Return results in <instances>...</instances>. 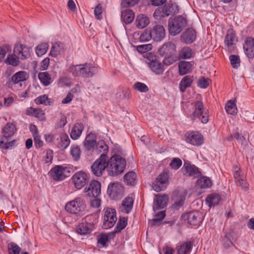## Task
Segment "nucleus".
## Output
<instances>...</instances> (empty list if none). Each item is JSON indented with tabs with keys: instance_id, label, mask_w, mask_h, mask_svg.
<instances>
[{
	"instance_id": "nucleus-43",
	"label": "nucleus",
	"mask_w": 254,
	"mask_h": 254,
	"mask_svg": "<svg viewBox=\"0 0 254 254\" xmlns=\"http://www.w3.org/2000/svg\"><path fill=\"white\" fill-rule=\"evenodd\" d=\"M15 130V126L12 124L8 123L3 128L2 133L5 137L11 138V136L14 134Z\"/></svg>"
},
{
	"instance_id": "nucleus-37",
	"label": "nucleus",
	"mask_w": 254,
	"mask_h": 254,
	"mask_svg": "<svg viewBox=\"0 0 254 254\" xmlns=\"http://www.w3.org/2000/svg\"><path fill=\"white\" fill-rule=\"evenodd\" d=\"M149 22L150 20L148 17L144 14L138 15L135 21L136 26L139 29L145 28L149 24Z\"/></svg>"
},
{
	"instance_id": "nucleus-61",
	"label": "nucleus",
	"mask_w": 254,
	"mask_h": 254,
	"mask_svg": "<svg viewBox=\"0 0 254 254\" xmlns=\"http://www.w3.org/2000/svg\"><path fill=\"white\" fill-rule=\"evenodd\" d=\"M102 7L100 3H99L96 6L94 10V14L96 19L100 20L102 18Z\"/></svg>"
},
{
	"instance_id": "nucleus-12",
	"label": "nucleus",
	"mask_w": 254,
	"mask_h": 254,
	"mask_svg": "<svg viewBox=\"0 0 254 254\" xmlns=\"http://www.w3.org/2000/svg\"><path fill=\"white\" fill-rule=\"evenodd\" d=\"M181 170L184 175L189 177H196L201 175L198 168L189 161L184 162Z\"/></svg>"
},
{
	"instance_id": "nucleus-51",
	"label": "nucleus",
	"mask_w": 254,
	"mask_h": 254,
	"mask_svg": "<svg viewBox=\"0 0 254 254\" xmlns=\"http://www.w3.org/2000/svg\"><path fill=\"white\" fill-rule=\"evenodd\" d=\"M177 60L176 53L174 54L165 55V58L163 60L164 64L170 65L175 63Z\"/></svg>"
},
{
	"instance_id": "nucleus-1",
	"label": "nucleus",
	"mask_w": 254,
	"mask_h": 254,
	"mask_svg": "<svg viewBox=\"0 0 254 254\" xmlns=\"http://www.w3.org/2000/svg\"><path fill=\"white\" fill-rule=\"evenodd\" d=\"M69 72L74 76L88 78L93 76L98 71V67L90 63L71 65Z\"/></svg>"
},
{
	"instance_id": "nucleus-26",
	"label": "nucleus",
	"mask_w": 254,
	"mask_h": 254,
	"mask_svg": "<svg viewBox=\"0 0 254 254\" xmlns=\"http://www.w3.org/2000/svg\"><path fill=\"white\" fill-rule=\"evenodd\" d=\"M57 146L61 150L65 149L70 144V140L68 135L64 132L60 134L59 138H57Z\"/></svg>"
},
{
	"instance_id": "nucleus-18",
	"label": "nucleus",
	"mask_w": 254,
	"mask_h": 254,
	"mask_svg": "<svg viewBox=\"0 0 254 254\" xmlns=\"http://www.w3.org/2000/svg\"><path fill=\"white\" fill-rule=\"evenodd\" d=\"M245 53L249 59L254 58V39L252 37L247 38L243 45Z\"/></svg>"
},
{
	"instance_id": "nucleus-56",
	"label": "nucleus",
	"mask_w": 254,
	"mask_h": 254,
	"mask_svg": "<svg viewBox=\"0 0 254 254\" xmlns=\"http://www.w3.org/2000/svg\"><path fill=\"white\" fill-rule=\"evenodd\" d=\"M182 165L181 159L178 157L174 158L170 163V166L174 170H178Z\"/></svg>"
},
{
	"instance_id": "nucleus-48",
	"label": "nucleus",
	"mask_w": 254,
	"mask_h": 254,
	"mask_svg": "<svg viewBox=\"0 0 254 254\" xmlns=\"http://www.w3.org/2000/svg\"><path fill=\"white\" fill-rule=\"evenodd\" d=\"M96 149L99 153H102L101 155H105L106 158H108V146L103 140L99 141L96 145Z\"/></svg>"
},
{
	"instance_id": "nucleus-14",
	"label": "nucleus",
	"mask_w": 254,
	"mask_h": 254,
	"mask_svg": "<svg viewBox=\"0 0 254 254\" xmlns=\"http://www.w3.org/2000/svg\"><path fill=\"white\" fill-rule=\"evenodd\" d=\"M184 220L192 226H198L201 221L200 214L197 211L186 213L183 216Z\"/></svg>"
},
{
	"instance_id": "nucleus-20",
	"label": "nucleus",
	"mask_w": 254,
	"mask_h": 254,
	"mask_svg": "<svg viewBox=\"0 0 254 254\" xmlns=\"http://www.w3.org/2000/svg\"><path fill=\"white\" fill-rule=\"evenodd\" d=\"M152 39L156 42L162 40L165 36V31L163 26L155 25L151 30Z\"/></svg>"
},
{
	"instance_id": "nucleus-62",
	"label": "nucleus",
	"mask_w": 254,
	"mask_h": 254,
	"mask_svg": "<svg viewBox=\"0 0 254 254\" xmlns=\"http://www.w3.org/2000/svg\"><path fill=\"white\" fill-rule=\"evenodd\" d=\"M166 185L161 184L155 180L152 184V188L156 192H159L164 190L166 188Z\"/></svg>"
},
{
	"instance_id": "nucleus-54",
	"label": "nucleus",
	"mask_w": 254,
	"mask_h": 254,
	"mask_svg": "<svg viewBox=\"0 0 254 254\" xmlns=\"http://www.w3.org/2000/svg\"><path fill=\"white\" fill-rule=\"evenodd\" d=\"M229 60L232 66L237 68L240 65V59L239 56L235 55H231L229 57Z\"/></svg>"
},
{
	"instance_id": "nucleus-36",
	"label": "nucleus",
	"mask_w": 254,
	"mask_h": 254,
	"mask_svg": "<svg viewBox=\"0 0 254 254\" xmlns=\"http://www.w3.org/2000/svg\"><path fill=\"white\" fill-rule=\"evenodd\" d=\"M134 18V13L132 10L126 9L122 12V20L126 24H129Z\"/></svg>"
},
{
	"instance_id": "nucleus-15",
	"label": "nucleus",
	"mask_w": 254,
	"mask_h": 254,
	"mask_svg": "<svg viewBox=\"0 0 254 254\" xmlns=\"http://www.w3.org/2000/svg\"><path fill=\"white\" fill-rule=\"evenodd\" d=\"M15 55L21 60L28 59L30 56V49L25 45L22 44H16L13 49Z\"/></svg>"
},
{
	"instance_id": "nucleus-22",
	"label": "nucleus",
	"mask_w": 254,
	"mask_h": 254,
	"mask_svg": "<svg viewBox=\"0 0 254 254\" xmlns=\"http://www.w3.org/2000/svg\"><path fill=\"white\" fill-rule=\"evenodd\" d=\"M196 32L191 28L187 29L182 35L181 40L187 44L193 42L196 39Z\"/></svg>"
},
{
	"instance_id": "nucleus-46",
	"label": "nucleus",
	"mask_w": 254,
	"mask_h": 254,
	"mask_svg": "<svg viewBox=\"0 0 254 254\" xmlns=\"http://www.w3.org/2000/svg\"><path fill=\"white\" fill-rule=\"evenodd\" d=\"M125 182L128 185L133 186L136 183V174L134 172H129L124 176Z\"/></svg>"
},
{
	"instance_id": "nucleus-41",
	"label": "nucleus",
	"mask_w": 254,
	"mask_h": 254,
	"mask_svg": "<svg viewBox=\"0 0 254 254\" xmlns=\"http://www.w3.org/2000/svg\"><path fill=\"white\" fill-rule=\"evenodd\" d=\"M234 240L233 232L226 233L222 240L224 247L227 248L231 247L233 245Z\"/></svg>"
},
{
	"instance_id": "nucleus-33",
	"label": "nucleus",
	"mask_w": 254,
	"mask_h": 254,
	"mask_svg": "<svg viewBox=\"0 0 254 254\" xmlns=\"http://www.w3.org/2000/svg\"><path fill=\"white\" fill-rule=\"evenodd\" d=\"M163 9L164 16L167 17L170 14H174L178 12L179 9L178 6L175 4H165L163 7H161Z\"/></svg>"
},
{
	"instance_id": "nucleus-8",
	"label": "nucleus",
	"mask_w": 254,
	"mask_h": 254,
	"mask_svg": "<svg viewBox=\"0 0 254 254\" xmlns=\"http://www.w3.org/2000/svg\"><path fill=\"white\" fill-rule=\"evenodd\" d=\"M108 166V158H106L104 154L101 155L92 165L91 167L92 172L96 176L100 177Z\"/></svg>"
},
{
	"instance_id": "nucleus-4",
	"label": "nucleus",
	"mask_w": 254,
	"mask_h": 254,
	"mask_svg": "<svg viewBox=\"0 0 254 254\" xmlns=\"http://www.w3.org/2000/svg\"><path fill=\"white\" fill-rule=\"evenodd\" d=\"M187 20L182 15L171 18L169 20V31L172 35L180 33L187 26Z\"/></svg>"
},
{
	"instance_id": "nucleus-59",
	"label": "nucleus",
	"mask_w": 254,
	"mask_h": 254,
	"mask_svg": "<svg viewBox=\"0 0 254 254\" xmlns=\"http://www.w3.org/2000/svg\"><path fill=\"white\" fill-rule=\"evenodd\" d=\"M210 82V79L202 77L198 80L197 86L201 88L205 89L209 86Z\"/></svg>"
},
{
	"instance_id": "nucleus-2",
	"label": "nucleus",
	"mask_w": 254,
	"mask_h": 254,
	"mask_svg": "<svg viewBox=\"0 0 254 254\" xmlns=\"http://www.w3.org/2000/svg\"><path fill=\"white\" fill-rule=\"evenodd\" d=\"M108 173L111 176H116L124 172L126 166V160L119 155L114 154L109 160Z\"/></svg>"
},
{
	"instance_id": "nucleus-17",
	"label": "nucleus",
	"mask_w": 254,
	"mask_h": 254,
	"mask_svg": "<svg viewBox=\"0 0 254 254\" xmlns=\"http://www.w3.org/2000/svg\"><path fill=\"white\" fill-rule=\"evenodd\" d=\"M237 38L232 30H228L225 36L224 43L229 52H232L235 48Z\"/></svg>"
},
{
	"instance_id": "nucleus-9",
	"label": "nucleus",
	"mask_w": 254,
	"mask_h": 254,
	"mask_svg": "<svg viewBox=\"0 0 254 254\" xmlns=\"http://www.w3.org/2000/svg\"><path fill=\"white\" fill-rule=\"evenodd\" d=\"M107 193L113 199H121L124 194V188L118 182L111 183L108 186Z\"/></svg>"
},
{
	"instance_id": "nucleus-10",
	"label": "nucleus",
	"mask_w": 254,
	"mask_h": 254,
	"mask_svg": "<svg viewBox=\"0 0 254 254\" xmlns=\"http://www.w3.org/2000/svg\"><path fill=\"white\" fill-rule=\"evenodd\" d=\"M147 59L149 61L147 64L151 71L157 75L162 74L164 71V65L156 57L152 54H149Z\"/></svg>"
},
{
	"instance_id": "nucleus-31",
	"label": "nucleus",
	"mask_w": 254,
	"mask_h": 254,
	"mask_svg": "<svg viewBox=\"0 0 254 254\" xmlns=\"http://www.w3.org/2000/svg\"><path fill=\"white\" fill-rule=\"evenodd\" d=\"M127 225V219L126 217H120L114 231L109 233L111 236L114 237L116 233H118L124 229Z\"/></svg>"
},
{
	"instance_id": "nucleus-40",
	"label": "nucleus",
	"mask_w": 254,
	"mask_h": 254,
	"mask_svg": "<svg viewBox=\"0 0 254 254\" xmlns=\"http://www.w3.org/2000/svg\"><path fill=\"white\" fill-rule=\"evenodd\" d=\"M212 183L209 178L203 176L198 179L196 186L201 189L208 188L211 186Z\"/></svg>"
},
{
	"instance_id": "nucleus-30",
	"label": "nucleus",
	"mask_w": 254,
	"mask_h": 254,
	"mask_svg": "<svg viewBox=\"0 0 254 254\" xmlns=\"http://www.w3.org/2000/svg\"><path fill=\"white\" fill-rule=\"evenodd\" d=\"M246 133H244L242 135L239 132L238 128H237L234 130L231 136L228 138V140H230V138H234L236 139L238 142L241 144L242 146H246L247 145V141L246 138Z\"/></svg>"
},
{
	"instance_id": "nucleus-13",
	"label": "nucleus",
	"mask_w": 254,
	"mask_h": 254,
	"mask_svg": "<svg viewBox=\"0 0 254 254\" xmlns=\"http://www.w3.org/2000/svg\"><path fill=\"white\" fill-rule=\"evenodd\" d=\"M84 191L91 197H97L101 193V184L99 182L93 180L89 185L84 189Z\"/></svg>"
},
{
	"instance_id": "nucleus-34",
	"label": "nucleus",
	"mask_w": 254,
	"mask_h": 254,
	"mask_svg": "<svg viewBox=\"0 0 254 254\" xmlns=\"http://www.w3.org/2000/svg\"><path fill=\"white\" fill-rule=\"evenodd\" d=\"M193 82V76H185L180 81L179 84L180 91L184 93L186 89L190 87Z\"/></svg>"
},
{
	"instance_id": "nucleus-50",
	"label": "nucleus",
	"mask_w": 254,
	"mask_h": 254,
	"mask_svg": "<svg viewBox=\"0 0 254 254\" xmlns=\"http://www.w3.org/2000/svg\"><path fill=\"white\" fill-rule=\"evenodd\" d=\"M48 48L49 45L47 43H41L36 47L35 49L36 53L38 57H41L46 53Z\"/></svg>"
},
{
	"instance_id": "nucleus-19",
	"label": "nucleus",
	"mask_w": 254,
	"mask_h": 254,
	"mask_svg": "<svg viewBox=\"0 0 254 254\" xmlns=\"http://www.w3.org/2000/svg\"><path fill=\"white\" fill-rule=\"evenodd\" d=\"M16 139L11 140V138L5 135H0V148L3 150H9L14 148L17 145Z\"/></svg>"
},
{
	"instance_id": "nucleus-45",
	"label": "nucleus",
	"mask_w": 254,
	"mask_h": 254,
	"mask_svg": "<svg viewBox=\"0 0 254 254\" xmlns=\"http://www.w3.org/2000/svg\"><path fill=\"white\" fill-rule=\"evenodd\" d=\"M38 78L44 86H48L51 82V77L48 72H40L38 74Z\"/></svg>"
},
{
	"instance_id": "nucleus-23",
	"label": "nucleus",
	"mask_w": 254,
	"mask_h": 254,
	"mask_svg": "<svg viewBox=\"0 0 254 254\" xmlns=\"http://www.w3.org/2000/svg\"><path fill=\"white\" fill-rule=\"evenodd\" d=\"M65 168L62 166H56L51 171V175L55 181L63 180L64 177Z\"/></svg>"
},
{
	"instance_id": "nucleus-39",
	"label": "nucleus",
	"mask_w": 254,
	"mask_h": 254,
	"mask_svg": "<svg viewBox=\"0 0 254 254\" xmlns=\"http://www.w3.org/2000/svg\"><path fill=\"white\" fill-rule=\"evenodd\" d=\"M192 248L190 242H186L177 247L178 254H189Z\"/></svg>"
},
{
	"instance_id": "nucleus-27",
	"label": "nucleus",
	"mask_w": 254,
	"mask_h": 254,
	"mask_svg": "<svg viewBox=\"0 0 254 254\" xmlns=\"http://www.w3.org/2000/svg\"><path fill=\"white\" fill-rule=\"evenodd\" d=\"M28 78V75L25 71H19L15 73L11 77V81L14 84H19L20 86H22V82H23Z\"/></svg>"
},
{
	"instance_id": "nucleus-64",
	"label": "nucleus",
	"mask_w": 254,
	"mask_h": 254,
	"mask_svg": "<svg viewBox=\"0 0 254 254\" xmlns=\"http://www.w3.org/2000/svg\"><path fill=\"white\" fill-rule=\"evenodd\" d=\"M11 51V48L9 46L0 47V60L4 59L5 55Z\"/></svg>"
},
{
	"instance_id": "nucleus-44",
	"label": "nucleus",
	"mask_w": 254,
	"mask_h": 254,
	"mask_svg": "<svg viewBox=\"0 0 254 254\" xmlns=\"http://www.w3.org/2000/svg\"><path fill=\"white\" fill-rule=\"evenodd\" d=\"M4 62L6 64L14 67L17 66L20 64L19 59L14 53L13 54H9Z\"/></svg>"
},
{
	"instance_id": "nucleus-38",
	"label": "nucleus",
	"mask_w": 254,
	"mask_h": 254,
	"mask_svg": "<svg viewBox=\"0 0 254 254\" xmlns=\"http://www.w3.org/2000/svg\"><path fill=\"white\" fill-rule=\"evenodd\" d=\"M191 69V64L189 62L182 61L179 64V72L180 75L189 73Z\"/></svg>"
},
{
	"instance_id": "nucleus-29",
	"label": "nucleus",
	"mask_w": 254,
	"mask_h": 254,
	"mask_svg": "<svg viewBox=\"0 0 254 254\" xmlns=\"http://www.w3.org/2000/svg\"><path fill=\"white\" fill-rule=\"evenodd\" d=\"M84 127L81 123H76L71 128L70 135L73 140L78 139L81 135Z\"/></svg>"
},
{
	"instance_id": "nucleus-55",
	"label": "nucleus",
	"mask_w": 254,
	"mask_h": 254,
	"mask_svg": "<svg viewBox=\"0 0 254 254\" xmlns=\"http://www.w3.org/2000/svg\"><path fill=\"white\" fill-rule=\"evenodd\" d=\"M152 39L151 30H145L140 36L139 40L142 42H145Z\"/></svg>"
},
{
	"instance_id": "nucleus-25",
	"label": "nucleus",
	"mask_w": 254,
	"mask_h": 254,
	"mask_svg": "<svg viewBox=\"0 0 254 254\" xmlns=\"http://www.w3.org/2000/svg\"><path fill=\"white\" fill-rule=\"evenodd\" d=\"M168 200V196L167 195H158L156 196V198L154 200L153 208L155 211L160 209L164 208L166 205L167 201Z\"/></svg>"
},
{
	"instance_id": "nucleus-7",
	"label": "nucleus",
	"mask_w": 254,
	"mask_h": 254,
	"mask_svg": "<svg viewBox=\"0 0 254 254\" xmlns=\"http://www.w3.org/2000/svg\"><path fill=\"white\" fill-rule=\"evenodd\" d=\"M117 220V217L115 209L107 207L104 210L102 225L103 229H108L113 227Z\"/></svg>"
},
{
	"instance_id": "nucleus-53",
	"label": "nucleus",
	"mask_w": 254,
	"mask_h": 254,
	"mask_svg": "<svg viewBox=\"0 0 254 254\" xmlns=\"http://www.w3.org/2000/svg\"><path fill=\"white\" fill-rule=\"evenodd\" d=\"M80 149L78 146L76 145L71 146L70 149V154L73 160L77 161L79 159L80 157Z\"/></svg>"
},
{
	"instance_id": "nucleus-24",
	"label": "nucleus",
	"mask_w": 254,
	"mask_h": 254,
	"mask_svg": "<svg viewBox=\"0 0 254 254\" xmlns=\"http://www.w3.org/2000/svg\"><path fill=\"white\" fill-rule=\"evenodd\" d=\"M159 52L162 56L174 54L176 52V46L171 42H168L164 44L159 49Z\"/></svg>"
},
{
	"instance_id": "nucleus-3",
	"label": "nucleus",
	"mask_w": 254,
	"mask_h": 254,
	"mask_svg": "<svg viewBox=\"0 0 254 254\" xmlns=\"http://www.w3.org/2000/svg\"><path fill=\"white\" fill-rule=\"evenodd\" d=\"M96 223L95 215H87L82 219V222L77 226L76 232L81 235L90 234L94 230Z\"/></svg>"
},
{
	"instance_id": "nucleus-52",
	"label": "nucleus",
	"mask_w": 254,
	"mask_h": 254,
	"mask_svg": "<svg viewBox=\"0 0 254 254\" xmlns=\"http://www.w3.org/2000/svg\"><path fill=\"white\" fill-rule=\"evenodd\" d=\"M169 171L165 170L163 172L156 178V180L160 183L164 184L166 185L168 182Z\"/></svg>"
},
{
	"instance_id": "nucleus-60",
	"label": "nucleus",
	"mask_w": 254,
	"mask_h": 254,
	"mask_svg": "<svg viewBox=\"0 0 254 254\" xmlns=\"http://www.w3.org/2000/svg\"><path fill=\"white\" fill-rule=\"evenodd\" d=\"M108 236L106 234H102L98 238L97 242L98 247H100L99 245H100L101 246L100 247H104L106 246V243L108 242Z\"/></svg>"
},
{
	"instance_id": "nucleus-5",
	"label": "nucleus",
	"mask_w": 254,
	"mask_h": 254,
	"mask_svg": "<svg viewBox=\"0 0 254 254\" xmlns=\"http://www.w3.org/2000/svg\"><path fill=\"white\" fill-rule=\"evenodd\" d=\"M193 120H198L202 124H206L209 121L208 110L204 108L203 103L199 101L195 102L194 111L191 115Z\"/></svg>"
},
{
	"instance_id": "nucleus-58",
	"label": "nucleus",
	"mask_w": 254,
	"mask_h": 254,
	"mask_svg": "<svg viewBox=\"0 0 254 254\" xmlns=\"http://www.w3.org/2000/svg\"><path fill=\"white\" fill-rule=\"evenodd\" d=\"M134 88L141 92H147L149 89L147 86L141 82H137L133 85Z\"/></svg>"
},
{
	"instance_id": "nucleus-6",
	"label": "nucleus",
	"mask_w": 254,
	"mask_h": 254,
	"mask_svg": "<svg viewBox=\"0 0 254 254\" xmlns=\"http://www.w3.org/2000/svg\"><path fill=\"white\" fill-rule=\"evenodd\" d=\"M85 207L86 202L84 198L79 196L67 202L65 206V209L70 213L77 214L83 211Z\"/></svg>"
},
{
	"instance_id": "nucleus-47",
	"label": "nucleus",
	"mask_w": 254,
	"mask_h": 254,
	"mask_svg": "<svg viewBox=\"0 0 254 254\" xmlns=\"http://www.w3.org/2000/svg\"><path fill=\"white\" fill-rule=\"evenodd\" d=\"M226 112L230 115H235L237 113V108L234 101L229 100L225 105Z\"/></svg>"
},
{
	"instance_id": "nucleus-16",
	"label": "nucleus",
	"mask_w": 254,
	"mask_h": 254,
	"mask_svg": "<svg viewBox=\"0 0 254 254\" xmlns=\"http://www.w3.org/2000/svg\"><path fill=\"white\" fill-rule=\"evenodd\" d=\"M75 187L79 190L86 183L87 176L83 172L80 171L76 173L72 177Z\"/></svg>"
},
{
	"instance_id": "nucleus-49",
	"label": "nucleus",
	"mask_w": 254,
	"mask_h": 254,
	"mask_svg": "<svg viewBox=\"0 0 254 254\" xmlns=\"http://www.w3.org/2000/svg\"><path fill=\"white\" fill-rule=\"evenodd\" d=\"M34 101L36 104H43L46 106L51 105L53 103L52 100L46 94L37 97Z\"/></svg>"
},
{
	"instance_id": "nucleus-32",
	"label": "nucleus",
	"mask_w": 254,
	"mask_h": 254,
	"mask_svg": "<svg viewBox=\"0 0 254 254\" xmlns=\"http://www.w3.org/2000/svg\"><path fill=\"white\" fill-rule=\"evenodd\" d=\"M221 200L220 195L213 193L208 195L205 199L206 203L210 207L218 205Z\"/></svg>"
},
{
	"instance_id": "nucleus-42",
	"label": "nucleus",
	"mask_w": 254,
	"mask_h": 254,
	"mask_svg": "<svg viewBox=\"0 0 254 254\" xmlns=\"http://www.w3.org/2000/svg\"><path fill=\"white\" fill-rule=\"evenodd\" d=\"M192 51L189 47H183L179 53L178 58L180 59H188L191 58Z\"/></svg>"
},
{
	"instance_id": "nucleus-28",
	"label": "nucleus",
	"mask_w": 254,
	"mask_h": 254,
	"mask_svg": "<svg viewBox=\"0 0 254 254\" xmlns=\"http://www.w3.org/2000/svg\"><path fill=\"white\" fill-rule=\"evenodd\" d=\"M64 45L60 42H57L52 45L50 55L53 57H56L64 53Z\"/></svg>"
},
{
	"instance_id": "nucleus-21",
	"label": "nucleus",
	"mask_w": 254,
	"mask_h": 254,
	"mask_svg": "<svg viewBox=\"0 0 254 254\" xmlns=\"http://www.w3.org/2000/svg\"><path fill=\"white\" fill-rule=\"evenodd\" d=\"M96 135L95 134L90 132L87 134L83 142V146L85 150L92 151L96 145Z\"/></svg>"
},
{
	"instance_id": "nucleus-63",
	"label": "nucleus",
	"mask_w": 254,
	"mask_h": 254,
	"mask_svg": "<svg viewBox=\"0 0 254 254\" xmlns=\"http://www.w3.org/2000/svg\"><path fill=\"white\" fill-rule=\"evenodd\" d=\"M185 197L184 196H180L178 197L173 205V207L175 209H179L182 206L185 202Z\"/></svg>"
},
{
	"instance_id": "nucleus-35",
	"label": "nucleus",
	"mask_w": 254,
	"mask_h": 254,
	"mask_svg": "<svg viewBox=\"0 0 254 254\" xmlns=\"http://www.w3.org/2000/svg\"><path fill=\"white\" fill-rule=\"evenodd\" d=\"M133 204V200L131 197L125 198L121 206V210L124 213H128L132 209Z\"/></svg>"
},
{
	"instance_id": "nucleus-11",
	"label": "nucleus",
	"mask_w": 254,
	"mask_h": 254,
	"mask_svg": "<svg viewBox=\"0 0 254 254\" xmlns=\"http://www.w3.org/2000/svg\"><path fill=\"white\" fill-rule=\"evenodd\" d=\"M187 142L194 146H200L203 142L202 135L197 131L189 132L185 134Z\"/></svg>"
},
{
	"instance_id": "nucleus-57",
	"label": "nucleus",
	"mask_w": 254,
	"mask_h": 254,
	"mask_svg": "<svg viewBox=\"0 0 254 254\" xmlns=\"http://www.w3.org/2000/svg\"><path fill=\"white\" fill-rule=\"evenodd\" d=\"M9 254H19L21 248L16 244L11 243L8 245Z\"/></svg>"
}]
</instances>
